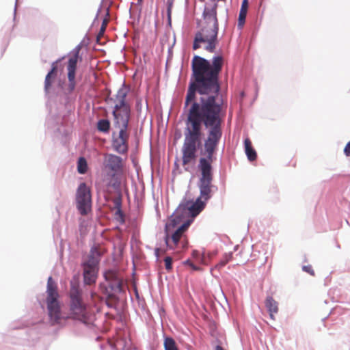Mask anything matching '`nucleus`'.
<instances>
[{"mask_svg":"<svg viewBox=\"0 0 350 350\" xmlns=\"http://www.w3.org/2000/svg\"><path fill=\"white\" fill-rule=\"evenodd\" d=\"M224 64V59L221 55L214 56L211 61L195 55L191 62L193 81L189 83L185 101L188 111L181 151L183 165L186 171L189 170V165L195 163L198 147L204 135L202 125L210 128L204 144L206 157H201L198 164L201 172L198 199L204 202L211 197V164L222 135V107L216 98L220 90L219 75Z\"/></svg>","mask_w":350,"mask_h":350,"instance_id":"1","label":"nucleus"},{"mask_svg":"<svg viewBox=\"0 0 350 350\" xmlns=\"http://www.w3.org/2000/svg\"><path fill=\"white\" fill-rule=\"evenodd\" d=\"M217 5L208 10H205L204 14L206 21V25L204 26L195 36L193 49L196 50L200 47V44H206L205 50L211 53L214 52L218 43L217 33L219 24L217 17Z\"/></svg>","mask_w":350,"mask_h":350,"instance_id":"2","label":"nucleus"},{"mask_svg":"<svg viewBox=\"0 0 350 350\" xmlns=\"http://www.w3.org/2000/svg\"><path fill=\"white\" fill-rule=\"evenodd\" d=\"M127 91L120 89L114 100V107L112 114L113 116V125L119 130H128L129 122L131 118V106L126 102Z\"/></svg>","mask_w":350,"mask_h":350,"instance_id":"3","label":"nucleus"},{"mask_svg":"<svg viewBox=\"0 0 350 350\" xmlns=\"http://www.w3.org/2000/svg\"><path fill=\"white\" fill-rule=\"evenodd\" d=\"M105 252L99 246L92 247L86 260L82 262L84 284H94L96 282L100 256Z\"/></svg>","mask_w":350,"mask_h":350,"instance_id":"4","label":"nucleus"},{"mask_svg":"<svg viewBox=\"0 0 350 350\" xmlns=\"http://www.w3.org/2000/svg\"><path fill=\"white\" fill-rule=\"evenodd\" d=\"M79 287V286H72L70 288V315L72 319L83 321L86 319L87 310Z\"/></svg>","mask_w":350,"mask_h":350,"instance_id":"5","label":"nucleus"},{"mask_svg":"<svg viewBox=\"0 0 350 350\" xmlns=\"http://www.w3.org/2000/svg\"><path fill=\"white\" fill-rule=\"evenodd\" d=\"M46 304L51 320L57 322L61 318V304L57 286H48Z\"/></svg>","mask_w":350,"mask_h":350,"instance_id":"6","label":"nucleus"},{"mask_svg":"<svg viewBox=\"0 0 350 350\" xmlns=\"http://www.w3.org/2000/svg\"><path fill=\"white\" fill-rule=\"evenodd\" d=\"M77 208L81 215H86L91 211L92 196L90 189L85 183L79 185L76 195Z\"/></svg>","mask_w":350,"mask_h":350,"instance_id":"7","label":"nucleus"},{"mask_svg":"<svg viewBox=\"0 0 350 350\" xmlns=\"http://www.w3.org/2000/svg\"><path fill=\"white\" fill-rule=\"evenodd\" d=\"M79 50L77 49L73 52V54L69 57L67 70H68V88L70 92L73 91L75 88V75L77 70V64L79 59Z\"/></svg>","mask_w":350,"mask_h":350,"instance_id":"8","label":"nucleus"},{"mask_svg":"<svg viewBox=\"0 0 350 350\" xmlns=\"http://www.w3.org/2000/svg\"><path fill=\"white\" fill-rule=\"evenodd\" d=\"M129 137L128 130H120L118 136L113 139L112 146L114 150L120 154L126 153L128 150Z\"/></svg>","mask_w":350,"mask_h":350,"instance_id":"9","label":"nucleus"},{"mask_svg":"<svg viewBox=\"0 0 350 350\" xmlns=\"http://www.w3.org/2000/svg\"><path fill=\"white\" fill-rule=\"evenodd\" d=\"M189 226V222L184 223L175 230V232L172 234L171 237L172 244L170 243V239L168 236H167L165 239L167 245L169 247L173 248L177 247L178 243L180 242L182 244V247H184L186 245V243L185 241H181V239L183 237L185 232L188 229Z\"/></svg>","mask_w":350,"mask_h":350,"instance_id":"10","label":"nucleus"},{"mask_svg":"<svg viewBox=\"0 0 350 350\" xmlns=\"http://www.w3.org/2000/svg\"><path fill=\"white\" fill-rule=\"evenodd\" d=\"M122 159L112 154H106L104 157L103 165L106 170L113 173L120 170L122 167Z\"/></svg>","mask_w":350,"mask_h":350,"instance_id":"11","label":"nucleus"},{"mask_svg":"<svg viewBox=\"0 0 350 350\" xmlns=\"http://www.w3.org/2000/svg\"><path fill=\"white\" fill-rule=\"evenodd\" d=\"M62 59L54 62L51 64V70L48 72L44 80V90L48 92L52 85V83L57 76L58 70V63L61 62Z\"/></svg>","mask_w":350,"mask_h":350,"instance_id":"12","label":"nucleus"},{"mask_svg":"<svg viewBox=\"0 0 350 350\" xmlns=\"http://www.w3.org/2000/svg\"><path fill=\"white\" fill-rule=\"evenodd\" d=\"M205 202L201 199H197L196 201L192 204L187 202L183 207L187 209L188 214L194 217L197 216L204 208Z\"/></svg>","mask_w":350,"mask_h":350,"instance_id":"13","label":"nucleus"},{"mask_svg":"<svg viewBox=\"0 0 350 350\" xmlns=\"http://www.w3.org/2000/svg\"><path fill=\"white\" fill-rule=\"evenodd\" d=\"M265 306L269 312L270 318L275 320L274 315L278 312V303L271 296L267 297L265 301Z\"/></svg>","mask_w":350,"mask_h":350,"instance_id":"14","label":"nucleus"},{"mask_svg":"<svg viewBox=\"0 0 350 350\" xmlns=\"http://www.w3.org/2000/svg\"><path fill=\"white\" fill-rule=\"evenodd\" d=\"M245 152L249 161H254L257 158V154L254 148L252 147V142L249 138H246L244 141Z\"/></svg>","mask_w":350,"mask_h":350,"instance_id":"15","label":"nucleus"},{"mask_svg":"<svg viewBox=\"0 0 350 350\" xmlns=\"http://www.w3.org/2000/svg\"><path fill=\"white\" fill-rule=\"evenodd\" d=\"M104 277L107 282H112L113 284H123L120 280L118 273L116 270H107L104 273Z\"/></svg>","mask_w":350,"mask_h":350,"instance_id":"16","label":"nucleus"},{"mask_svg":"<svg viewBox=\"0 0 350 350\" xmlns=\"http://www.w3.org/2000/svg\"><path fill=\"white\" fill-rule=\"evenodd\" d=\"M165 350H178L175 340L171 337H165L164 339Z\"/></svg>","mask_w":350,"mask_h":350,"instance_id":"17","label":"nucleus"},{"mask_svg":"<svg viewBox=\"0 0 350 350\" xmlns=\"http://www.w3.org/2000/svg\"><path fill=\"white\" fill-rule=\"evenodd\" d=\"M97 129L101 132H108L110 129V122L108 120L102 119L100 120L97 123Z\"/></svg>","mask_w":350,"mask_h":350,"instance_id":"18","label":"nucleus"},{"mask_svg":"<svg viewBox=\"0 0 350 350\" xmlns=\"http://www.w3.org/2000/svg\"><path fill=\"white\" fill-rule=\"evenodd\" d=\"M77 170L79 173L83 174L87 172V161L83 157H80L78 161Z\"/></svg>","mask_w":350,"mask_h":350,"instance_id":"19","label":"nucleus"},{"mask_svg":"<svg viewBox=\"0 0 350 350\" xmlns=\"http://www.w3.org/2000/svg\"><path fill=\"white\" fill-rule=\"evenodd\" d=\"M232 258V253L225 254L223 256L222 258L221 259L220 262L216 265V267H218L219 269L221 267H223L229 261L231 260Z\"/></svg>","mask_w":350,"mask_h":350,"instance_id":"20","label":"nucleus"},{"mask_svg":"<svg viewBox=\"0 0 350 350\" xmlns=\"http://www.w3.org/2000/svg\"><path fill=\"white\" fill-rule=\"evenodd\" d=\"M246 16H247V13L239 12V19H238V26L240 28H241L243 26L245 21Z\"/></svg>","mask_w":350,"mask_h":350,"instance_id":"21","label":"nucleus"},{"mask_svg":"<svg viewBox=\"0 0 350 350\" xmlns=\"http://www.w3.org/2000/svg\"><path fill=\"white\" fill-rule=\"evenodd\" d=\"M302 270L308 273H309L310 275L312 276H314L315 273H314V271L312 267V265H304L302 267Z\"/></svg>","mask_w":350,"mask_h":350,"instance_id":"22","label":"nucleus"},{"mask_svg":"<svg viewBox=\"0 0 350 350\" xmlns=\"http://www.w3.org/2000/svg\"><path fill=\"white\" fill-rule=\"evenodd\" d=\"M101 286L103 287V288H105V290L106 291H108L109 288H110L111 290H113L114 288H116V291H123L122 287L124 286L118 285V286Z\"/></svg>","mask_w":350,"mask_h":350,"instance_id":"23","label":"nucleus"},{"mask_svg":"<svg viewBox=\"0 0 350 350\" xmlns=\"http://www.w3.org/2000/svg\"><path fill=\"white\" fill-rule=\"evenodd\" d=\"M164 262H165V269L167 270H170L172 269V258L170 256L165 257L164 259Z\"/></svg>","mask_w":350,"mask_h":350,"instance_id":"24","label":"nucleus"},{"mask_svg":"<svg viewBox=\"0 0 350 350\" xmlns=\"http://www.w3.org/2000/svg\"><path fill=\"white\" fill-rule=\"evenodd\" d=\"M247 8H248V0H243L242 1L240 12L247 13Z\"/></svg>","mask_w":350,"mask_h":350,"instance_id":"25","label":"nucleus"},{"mask_svg":"<svg viewBox=\"0 0 350 350\" xmlns=\"http://www.w3.org/2000/svg\"><path fill=\"white\" fill-rule=\"evenodd\" d=\"M344 153L347 157L350 156V141L345 146L344 148Z\"/></svg>","mask_w":350,"mask_h":350,"instance_id":"26","label":"nucleus"},{"mask_svg":"<svg viewBox=\"0 0 350 350\" xmlns=\"http://www.w3.org/2000/svg\"><path fill=\"white\" fill-rule=\"evenodd\" d=\"M106 25H107V22H106V21H104L103 24H102V26L100 27V29L99 36L100 35H103V33L105 31Z\"/></svg>","mask_w":350,"mask_h":350,"instance_id":"27","label":"nucleus"},{"mask_svg":"<svg viewBox=\"0 0 350 350\" xmlns=\"http://www.w3.org/2000/svg\"><path fill=\"white\" fill-rule=\"evenodd\" d=\"M187 263H188L193 269H194V270L198 269L192 262H191L189 261H187Z\"/></svg>","mask_w":350,"mask_h":350,"instance_id":"28","label":"nucleus"},{"mask_svg":"<svg viewBox=\"0 0 350 350\" xmlns=\"http://www.w3.org/2000/svg\"><path fill=\"white\" fill-rule=\"evenodd\" d=\"M171 7H172V3H170L169 4V5H168V9H167V12H168L169 17H170Z\"/></svg>","mask_w":350,"mask_h":350,"instance_id":"29","label":"nucleus"},{"mask_svg":"<svg viewBox=\"0 0 350 350\" xmlns=\"http://www.w3.org/2000/svg\"><path fill=\"white\" fill-rule=\"evenodd\" d=\"M53 284V281L51 277H49L48 279V284Z\"/></svg>","mask_w":350,"mask_h":350,"instance_id":"30","label":"nucleus"},{"mask_svg":"<svg viewBox=\"0 0 350 350\" xmlns=\"http://www.w3.org/2000/svg\"><path fill=\"white\" fill-rule=\"evenodd\" d=\"M215 350H225L224 348L219 345H217L215 348Z\"/></svg>","mask_w":350,"mask_h":350,"instance_id":"31","label":"nucleus"},{"mask_svg":"<svg viewBox=\"0 0 350 350\" xmlns=\"http://www.w3.org/2000/svg\"><path fill=\"white\" fill-rule=\"evenodd\" d=\"M108 297H109V298L113 299V298L114 297V295H113V294L112 293H108Z\"/></svg>","mask_w":350,"mask_h":350,"instance_id":"32","label":"nucleus"},{"mask_svg":"<svg viewBox=\"0 0 350 350\" xmlns=\"http://www.w3.org/2000/svg\"><path fill=\"white\" fill-rule=\"evenodd\" d=\"M133 287L135 288V291L136 294H137V288H136V285H134Z\"/></svg>","mask_w":350,"mask_h":350,"instance_id":"33","label":"nucleus"},{"mask_svg":"<svg viewBox=\"0 0 350 350\" xmlns=\"http://www.w3.org/2000/svg\"><path fill=\"white\" fill-rule=\"evenodd\" d=\"M158 252H159V249H157L156 250V253H158Z\"/></svg>","mask_w":350,"mask_h":350,"instance_id":"34","label":"nucleus"},{"mask_svg":"<svg viewBox=\"0 0 350 350\" xmlns=\"http://www.w3.org/2000/svg\"><path fill=\"white\" fill-rule=\"evenodd\" d=\"M139 1L142 2V0H139Z\"/></svg>","mask_w":350,"mask_h":350,"instance_id":"35","label":"nucleus"}]
</instances>
